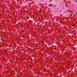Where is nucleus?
<instances>
[{
    "mask_svg": "<svg viewBox=\"0 0 77 77\" xmlns=\"http://www.w3.org/2000/svg\"><path fill=\"white\" fill-rule=\"evenodd\" d=\"M49 6L51 7V6H53V4H50L49 5Z\"/></svg>",
    "mask_w": 77,
    "mask_h": 77,
    "instance_id": "nucleus-1",
    "label": "nucleus"
},
{
    "mask_svg": "<svg viewBox=\"0 0 77 77\" xmlns=\"http://www.w3.org/2000/svg\"><path fill=\"white\" fill-rule=\"evenodd\" d=\"M44 72H47V70H44Z\"/></svg>",
    "mask_w": 77,
    "mask_h": 77,
    "instance_id": "nucleus-2",
    "label": "nucleus"
},
{
    "mask_svg": "<svg viewBox=\"0 0 77 77\" xmlns=\"http://www.w3.org/2000/svg\"><path fill=\"white\" fill-rule=\"evenodd\" d=\"M75 2H77V1H75Z\"/></svg>",
    "mask_w": 77,
    "mask_h": 77,
    "instance_id": "nucleus-3",
    "label": "nucleus"
}]
</instances>
